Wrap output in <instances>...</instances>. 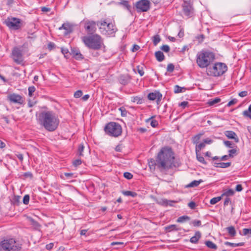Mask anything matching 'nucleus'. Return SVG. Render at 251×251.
I'll use <instances>...</instances> for the list:
<instances>
[{
	"instance_id": "nucleus-22",
	"label": "nucleus",
	"mask_w": 251,
	"mask_h": 251,
	"mask_svg": "<svg viewBox=\"0 0 251 251\" xmlns=\"http://www.w3.org/2000/svg\"><path fill=\"white\" fill-rule=\"evenodd\" d=\"M174 201H169L166 199H161L157 201V203L163 206H167V205H172V203H173Z\"/></svg>"
},
{
	"instance_id": "nucleus-37",
	"label": "nucleus",
	"mask_w": 251,
	"mask_h": 251,
	"mask_svg": "<svg viewBox=\"0 0 251 251\" xmlns=\"http://www.w3.org/2000/svg\"><path fill=\"white\" fill-rule=\"evenodd\" d=\"M222 198V197L221 196H220V197H214V198L211 199L210 201V204H215L217 203L218 202H219V201H220L221 200Z\"/></svg>"
},
{
	"instance_id": "nucleus-41",
	"label": "nucleus",
	"mask_w": 251,
	"mask_h": 251,
	"mask_svg": "<svg viewBox=\"0 0 251 251\" xmlns=\"http://www.w3.org/2000/svg\"><path fill=\"white\" fill-rule=\"evenodd\" d=\"M191 224H192L194 226H200L201 225V222L200 220H195L191 222Z\"/></svg>"
},
{
	"instance_id": "nucleus-44",
	"label": "nucleus",
	"mask_w": 251,
	"mask_h": 251,
	"mask_svg": "<svg viewBox=\"0 0 251 251\" xmlns=\"http://www.w3.org/2000/svg\"><path fill=\"white\" fill-rule=\"evenodd\" d=\"M121 111V114L122 117H125L127 114V111L124 107H121L119 109Z\"/></svg>"
},
{
	"instance_id": "nucleus-6",
	"label": "nucleus",
	"mask_w": 251,
	"mask_h": 251,
	"mask_svg": "<svg viewBox=\"0 0 251 251\" xmlns=\"http://www.w3.org/2000/svg\"><path fill=\"white\" fill-rule=\"evenodd\" d=\"M21 245L14 239H4L0 242V251H20Z\"/></svg>"
},
{
	"instance_id": "nucleus-15",
	"label": "nucleus",
	"mask_w": 251,
	"mask_h": 251,
	"mask_svg": "<svg viewBox=\"0 0 251 251\" xmlns=\"http://www.w3.org/2000/svg\"><path fill=\"white\" fill-rule=\"evenodd\" d=\"M162 97V95L158 91H155L154 92L150 93L148 95V98L151 100H156L157 104H159L161 101Z\"/></svg>"
},
{
	"instance_id": "nucleus-59",
	"label": "nucleus",
	"mask_w": 251,
	"mask_h": 251,
	"mask_svg": "<svg viewBox=\"0 0 251 251\" xmlns=\"http://www.w3.org/2000/svg\"><path fill=\"white\" fill-rule=\"evenodd\" d=\"M237 100H236V99H233V100H231L229 101L228 102V103H227V106H231V105H233V104H235V103L237 102Z\"/></svg>"
},
{
	"instance_id": "nucleus-20",
	"label": "nucleus",
	"mask_w": 251,
	"mask_h": 251,
	"mask_svg": "<svg viewBox=\"0 0 251 251\" xmlns=\"http://www.w3.org/2000/svg\"><path fill=\"white\" fill-rule=\"evenodd\" d=\"M28 220L30 222V225L34 227L35 229L38 230H40L41 225L38 222H37L31 217L28 218Z\"/></svg>"
},
{
	"instance_id": "nucleus-3",
	"label": "nucleus",
	"mask_w": 251,
	"mask_h": 251,
	"mask_svg": "<svg viewBox=\"0 0 251 251\" xmlns=\"http://www.w3.org/2000/svg\"><path fill=\"white\" fill-rule=\"evenodd\" d=\"M81 39L84 45L91 49L99 50L103 46V40L98 34L84 36Z\"/></svg>"
},
{
	"instance_id": "nucleus-63",
	"label": "nucleus",
	"mask_w": 251,
	"mask_h": 251,
	"mask_svg": "<svg viewBox=\"0 0 251 251\" xmlns=\"http://www.w3.org/2000/svg\"><path fill=\"white\" fill-rule=\"evenodd\" d=\"M81 161L80 159H76L73 162V165L75 166H77L81 164Z\"/></svg>"
},
{
	"instance_id": "nucleus-19",
	"label": "nucleus",
	"mask_w": 251,
	"mask_h": 251,
	"mask_svg": "<svg viewBox=\"0 0 251 251\" xmlns=\"http://www.w3.org/2000/svg\"><path fill=\"white\" fill-rule=\"evenodd\" d=\"M201 237V233L200 231H196L195 235L190 239V242L193 244H196L198 242Z\"/></svg>"
},
{
	"instance_id": "nucleus-40",
	"label": "nucleus",
	"mask_w": 251,
	"mask_h": 251,
	"mask_svg": "<svg viewBox=\"0 0 251 251\" xmlns=\"http://www.w3.org/2000/svg\"><path fill=\"white\" fill-rule=\"evenodd\" d=\"M84 149V146L82 144H80L79 146V147L78 148V154H79V156L83 155V151Z\"/></svg>"
},
{
	"instance_id": "nucleus-62",
	"label": "nucleus",
	"mask_w": 251,
	"mask_h": 251,
	"mask_svg": "<svg viewBox=\"0 0 251 251\" xmlns=\"http://www.w3.org/2000/svg\"><path fill=\"white\" fill-rule=\"evenodd\" d=\"M124 176L127 179H130L133 177L132 174H124Z\"/></svg>"
},
{
	"instance_id": "nucleus-46",
	"label": "nucleus",
	"mask_w": 251,
	"mask_h": 251,
	"mask_svg": "<svg viewBox=\"0 0 251 251\" xmlns=\"http://www.w3.org/2000/svg\"><path fill=\"white\" fill-rule=\"evenodd\" d=\"M82 94L81 90H77L74 93V96L75 98H79L82 96Z\"/></svg>"
},
{
	"instance_id": "nucleus-54",
	"label": "nucleus",
	"mask_w": 251,
	"mask_h": 251,
	"mask_svg": "<svg viewBox=\"0 0 251 251\" xmlns=\"http://www.w3.org/2000/svg\"><path fill=\"white\" fill-rule=\"evenodd\" d=\"M224 144L225 145V146H226L227 147L229 148H232L233 147V144H232L231 142L229 141H225Z\"/></svg>"
},
{
	"instance_id": "nucleus-16",
	"label": "nucleus",
	"mask_w": 251,
	"mask_h": 251,
	"mask_svg": "<svg viewBox=\"0 0 251 251\" xmlns=\"http://www.w3.org/2000/svg\"><path fill=\"white\" fill-rule=\"evenodd\" d=\"M59 30H64V34L67 35L73 32V25L69 23H65L59 27Z\"/></svg>"
},
{
	"instance_id": "nucleus-29",
	"label": "nucleus",
	"mask_w": 251,
	"mask_h": 251,
	"mask_svg": "<svg viewBox=\"0 0 251 251\" xmlns=\"http://www.w3.org/2000/svg\"><path fill=\"white\" fill-rule=\"evenodd\" d=\"M190 220V217L187 215L180 216L177 218L176 222L180 223L186 222Z\"/></svg>"
},
{
	"instance_id": "nucleus-53",
	"label": "nucleus",
	"mask_w": 251,
	"mask_h": 251,
	"mask_svg": "<svg viewBox=\"0 0 251 251\" xmlns=\"http://www.w3.org/2000/svg\"><path fill=\"white\" fill-rule=\"evenodd\" d=\"M161 49L165 52H169L170 50L169 46L166 45L162 46Z\"/></svg>"
},
{
	"instance_id": "nucleus-25",
	"label": "nucleus",
	"mask_w": 251,
	"mask_h": 251,
	"mask_svg": "<svg viewBox=\"0 0 251 251\" xmlns=\"http://www.w3.org/2000/svg\"><path fill=\"white\" fill-rule=\"evenodd\" d=\"M228 234L231 237H234L236 235V230L233 226H230L226 228Z\"/></svg>"
},
{
	"instance_id": "nucleus-4",
	"label": "nucleus",
	"mask_w": 251,
	"mask_h": 251,
	"mask_svg": "<svg viewBox=\"0 0 251 251\" xmlns=\"http://www.w3.org/2000/svg\"><path fill=\"white\" fill-rule=\"evenodd\" d=\"M215 59V54L211 51L202 50L197 55V63L201 68L207 67Z\"/></svg>"
},
{
	"instance_id": "nucleus-61",
	"label": "nucleus",
	"mask_w": 251,
	"mask_h": 251,
	"mask_svg": "<svg viewBox=\"0 0 251 251\" xmlns=\"http://www.w3.org/2000/svg\"><path fill=\"white\" fill-rule=\"evenodd\" d=\"M203 142L205 144H210L213 142V140L210 138H206L203 140Z\"/></svg>"
},
{
	"instance_id": "nucleus-50",
	"label": "nucleus",
	"mask_w": 251,
	"mask_h": 251,
	"mask_svg": "<svg viewBox=\"0 0 251 251\" xmlns=\"http://www.w3.org/2000/svg\"><path fill=\"white\" fill-rule=\"evenodd\" d=\"M174 65L172 64H169L167 66V70L169 72H172L174 70Z\"/></svg>"
},
{
	"instance_id": "nucleus-38",
	"label": "nucleus",
	"mask_w": 251,
	"mask_h": 251,
	"mask_svg": "<svg viewBox=\"0 0 251 251\" xmlns=\"http://www.w3.org/2000/svg\"><path fill=\"white\" fill-rule=\"evenodd\" d=\"M160 41V38L158 35L153 36V43L154 46H156Z\"/></svg>"
},
{
	"instance_id": "nucleus-43",
	"label": "nucleus",
	"mask_w": 251,
	"mask_h": 251,
	"mask_svg": "<svg viewBox=\"0 0 251 251\" xmlns=\"http://www.w3.org/2000/svg\"><path fill=\"white\" fill-rule=\"evenodd\" d=\"M201 134H198L196 136H195L193 138V143L194 144H196L197 145L199 143V141L200 139V138H201Z\"/></svg>"
},
{
	"instance_id": "nucleus-21",
	"label": "nucleus",
	"mask_w": 251,
	"mask_h": 251,
	"mask_svg": "<svg viewBox=\"0 0 251 251\" xmlns=\"http://www.w3.org/2000/svg\"><path fill=\"white\" fill-rule=\"evenodd\" d=\"M202 182H203V180L201 179L199 180H194L189 184L186 185L185 187L186 188L196 187L199 186L200 184Z\"/></svg>"
},
{
	"instance_id": "nucleus-10",
	"label": "nucleus",
	"mask_w": 251,
	"mask_h": 251,
	"mask_svg": "<svg viewBox=\"0 0 251 251\" xmlns=\"http://www.w3.org/2000/svg\"><path fill=\"white\" fill-rule=\"evenodd\" d=\"M182 11L188 18L192 17L194 15V8L193 3L190 1L184 0L182 4Z\"/></svg>"
},
{
	"instance_id": "nucleus-1",
	"label": "nucleus",
	"mask_w": 251,
	"mask_h": 251,
	"mask_svg": "<svg viewBox=\"0 0 251 251\" xmlns=\"http://www.w3.org/2000/svg\"><path fill=\"white\" fill-rule=\"evenodd\" d=\"M151 171L157 168L160 171L177 167L179 163L175 161V154L171 148H162L157 154L156 160L151 159L148 162Z\"/></svg>"
},
{
	"instance_id": "nucleus-23",
	"label": "nucleus",
	"mask_w": 251,
	"mask_h": 251,
	"mask_svg": "<svg viewBox=\"0 0 251 251\" xmlns=\"http://www.w3.org/2000/svg\"><path fill=\"white\" fill-rule=\"evenodd\" d=\"M225 134L228 138L235 139L236 142H238V139L236 138L237 135L234 132L232 131H226Z\"/></svg>"
},
{
	"instance_id": "nucleus-5",
	"label": "nucleus",
	"mask_w": 251,
	"mask_h": 251,
	"mask_svg": "<svg viewBox=\"0 0 251 251\" xmlns=\"http://www.w3.org/2000/svg\"><path fill=\"white\" fill-rule=\"evenodd\" d=\"M97 26L100 33L107 36H113L117 30L115 25L112 23L108 22L106 20L98 21Z\"/></svg>"
},
{
	"instance_id": "nucleus-45",
	"label": "nucleus",
	"mask_w": 251,
	"mask_h": 251,
	"mask_svg": "<svg viewBox=\"0 0 251 251\" xmlns=\"http://www.w3.org/2000/svg\"><path fill=\"white\" fill-rule=\"evenodd\" d=\"M35 87L33 86H30L28 87V95L29 97L32 96V94L35 91Z\"/></svg>"
},
{
	"instance_id": "nucleus-55",
	"label": "nucleus",
	"mask_w": 251,
	"mask_h": 251,
	"mask_svg": "<svg viewBox=\"0 0 251 251\" xmlns=\"http://www.w3.org/2000/svg\"><path fill=\"white\" fill-rule=\"evenodd\" d=\"M123 147V146L122 144H119L116 147L115 150L116 151L121 152L122 151Z\"/></svg>"
},
{
	"instance_id": "nucleus-34",
	"label": "nucleus",
	"mask_w": 251,
	"mask_h": 251,
	"mask_svg": "<svg viewBox=\"0 0 251 251\" xmlns=\"http://www.w3.org/2000/svg\"><path fill=\"white\" fill-rule=\"evenodd\" d=\"M225 244L226 245L232 247H240V246H243L244 245V243L241 242V243H230L229 242L227 241L225 243Z\"/></svg>"
},
{
	"instance_id": "nucleus-11",
	"label": "nucleus",
	"mask_w": 251,
	"mask_h": 251,
	"mask_svg": "<svg viewBox=\"0 0 251 251\" xmlns=\"http://www.w3.org/2000/svg\"><path fill=\"white\" fill-rule=\"evenodd\" d=\"M82 23L86 32L90 35L93 34L97 30V23L88 19L84 20Z\"/></svg>"
},
{
	"instance_id": "nucleus-35",
	"label": "nucleus",
	"mask_w": 251,
	"mask_h": 251,
	"mask_svg": "<svg viewBox=\"0 0 251 251\" xmlns=\"http://www.w3.org/2000/svg\"><path fill=\"white\" fill-rule=\"evenodd\" d=\"M205 146V144L203 142L196 146V152H199L202 149L204 148Z\"/></svg>"
},
{
	"instance_id": "nucleus-33",
	"label": "nucleus",
	"mask_w": 251,
	"mask_h": 251,
	"mask_svg": "<svg viewBox=\"0 0 251 251\" xmlns=\"http://www.w3.org/2000/svg\"><path fill=\"white\" fill-rule=\"evenodd\" d=\"M205 244L206 246L210 249L214 250H216L217 249V245L211 241H206Z\"/></svg>"
},
{
	"instance_id": "nucleus-30",
	"label": "nucleus",
	"mask_w": 251,
	"mask_h": 251,
	"mask_svg": "<svg viewBox=\"0 0 251 251\" xmlns=\"http://www.w3.org/2000/svg\"><path fill=\"white\" fill-rule=\"evenodd\" d=\"M129 79V77L128 76L122 75L120 77V83L123 85H126L128 83Z\"/></svg>"
},
{
	"instance_id": "nucleus-13",
	"label": "nucleus",
	"mask_w": 251,
	"mask_h": 251,
	"mask_svg": "<svg viewBox=\"0 0 251 251\" xmlns=\"http://www.w3.org/2000/svg\"><path fill=\"white\" fill-rule=\"evenodd\" d=\"M136 7L139 12L147 11L150 7V2L148 0H141L136 2Z\"/></svg>"
},
{
	"instance_id": "nucleus-12",
	"label": "nucleus",
	"mask_w": 251,
	"mask_h": 251,
	"mask_svg": "<svg viewBox=\"0 0 251 251\" xmlns=\"http://www.w3.org/2000/svg\"><path fill=\"white\" fill-rule=\"evenodd\" d=\"M11 56L15 62L18 64H22L24 60L22 48L21 47H15L12 51Z\"/></svg>"
},
{
	"instance_id": "nucleus-52",
	"label": "nucleus",
	"mask_w": 251,
	"mask_h": 251,
	"mask_svg": "<svg viewBox=\"0 0 251 251\" xmlns=\"http://www.w3.org/2000/svg\"><path fill=\"white\" fill-rule=\"evenodd\" d=\"M142 99L138 97H135L133 98V102H136L137 104H141L142 103Z\"/></svg>"
},
{
	"instance_id": "nucleus-28",
	"label": "nucleus",
	"mask_w": 251,
	"mask_h": 251,
	"mask_svg": "<svg viewBox=\"0 0 251 251\" xmlns=\"http://www.w3.org/2000/svg\"><path fill=\"white\" fill-rule=\"evenodd\" d=\"M231 165L230 162H226V163H224V162H218V163H215V166L216 167L218 168H226L229 167Z\"/></svg>"
},
{
	"instance_id": "nucleus-51",
	"label": "nucleus",
	"mask_w": 251,
	"mask_h": 251,
	"mask_svg": "<svg viewBox=\"0 0 251 251\" xmlns=\"http://www.w3.org/2000/svg\"><path fill=\"white\" fill-rule=\"evenodd\" d=\"M29 201V196L28 195H25L23 198V203L25 204H28Z\"/></svg>"
},
{
	"instance_id": "nucleus-56",
	"label": "nucleus",
	"mask_w": 251,
	"mask_h": 251,
	"mask_svg": "<svg viewBox=\"0 0 251 251\" xmlns=\"http://www.w3.org/2000/svg\"><path fill=\"white\" fill-rule=\"evenodd\" d=\"M188 105V102L185 101H182L179 104V106H181L183 109L187 107Z\"/></svg>"
},
{
	"instance_id": "nucleus-57",
	"label": "nucleus",
	"mask_w": 251,
	"mask_h": 251,
	"mask_svg": "<svg viewBox=\"0 0 251 251\" xmlns=\"http://www.w3.org/2000/svg\"><path fill=\"white\" fill-rule=\"evenodd\" d=\"M188 206L192 209H194L196 207V204L194 201H191L188 203Z\"/></svg>"
},
{
	"instance_id": "nucleus-32",
	"label": "nucleus",
	"mask_w": 251,
	"mask_h": 251,
	"mask_svg": "<svg viewBox=\"0 0 251 251\" xmlns=\"http://www.w3.org/2000/svg\"><path fill=\"white\" fill-rule=\"evenodd\" d=\"M122 194L126 196H131L133 198L136 197L137 195L136 193L130 191H124L122 192Z\"/></svg>"
},
{
	"instance_id": "nucleus-42",
	"label": "nucleus",
	"mask_w": 251,
	"mask_h": 251,
	"mask_svg": "<svg viewBox=\"0 0 251 251\" xmlns=\"http://www.w3.org/2000/svg\"><path fill=\"white\" fill-rule=\"evenodd\" d=\"M185 89L183 87H179L178 85H176L174 88V92L175 93H178L182 92V90Z\"/></svg>"
},
{
	"instance_id": "nucleus-60",
	"label": "nucleus",
	"mask_w": 251,
	"mask_h": 251,
	"mask_svg": "<svg viewBox=\"0 0 251 251\" xmlns=\"http://www.w3.org/2000/svg\"><path fill=\"white\" fill-rule=\"evenodd\" d=\"M238 95L241 97H245L248 95V92L247 91H242Z\"/></svg>"
},
{
	"instance_id": "nucleus-36",
	"label": "nucleus",
	"mask_w": 251,
	"mask_h": 251,
	"mask_svg": "<svg viewBox=\"0 0 251 251\" xmlns=\"http://www.w3.org/2000/svg\"><path fill=\"white\" fill-rule=\"evenodd\" d=\"M146 121L147 122L151 121V125L153 127H155L158 124V122L156 120L153 119L152 117L148 119Z\"/></svg>"
},
{
	"instance_id": "nucleus-27",
	"label": "nucleus",
	"mask_w": 251,
	"mask_h": 251,
	"mask_svg": "<svg viewBox=\"0 0 251 251\" xmlns=\"http://www.w3.org/2000/svg\"><path fill=\"white\" fill-rule=\"evenodd\" d=\"M234 191L231 189H226L224 190V192L221 195V197L226 196V198H228L229 196H233L234 194Z\"/></svg>"
},
{
	"instance_id": "nucleus-26",
	"label": "nucleus",
	"mask_w": 251,
	"mask_h": 251,
	"mask_svg": "<svg viewBox=\"0 0 251 251\" xmlns=\"http://www.w3.org/2000/svg\"><path fill=\"white\" fill-rule=\"evenodd\" d=\"M155 56L156 60L159 62H161L164 60L165 56L163 53L161 51H157L155 52Z\"/></svg>"
},
{
	"instance_id": "nucleus-48",
	"label": "nucleus",
	"mask_w": 251,
	"mask_h": 251,
	"mask_svg": "<svg viewBox=\"0 0 251 251\" xmlns=\"http://www.w3.org/2000/svg\"><path fill=\"white\" fill-rule=\"evenodd\" d=\"M121 4H122L126 9L129 10L130 6L128 4V2L126 0H123L121 2Z\"/></svg>"
},
{
	"instance_id": "nucleus-17",
	"label": "nucleus",
	"mask_w": 251,
	"mask_h": 251,
	"mask_svg": "<svg viewBox=\"0 0 251 251\" xmlns=\"http://www.w3.org/2000/svg\"><path fill=\"white\" fill-rule=\"evenodd\" d=\"M71 54L76 60H81L83 58V55L77 49H73L71 50Z\"/></svg>"
},
{
	"instance_id": "nucleus-39",
	"label": "nucleus",
	"mask_w": 251,
	"mask_h": 251,
	"mask_svg": "<svg viewBox=\"0 0 251 251\" xmlns=\"http://www.w3.org/2000/svg\"><path fill=\"white\" fill-rule=\"evenodd\" d=\"M237 150L236 149H233L228 151L229 157H233L234 155L237 154Z\"/></svg>"
},
{
	"instance_id": "nucleus-18",
	"label": "nucleus",
	"mask_w": 251,
	"mask_h": 251,
	"mask_svg": "<svg viewBox=\"0 0 251 251\" xmlns=\"http://www.w3.org/2000/svg\"><path fill=\"white\" fill-rule=\"evenodd\" d=\"M74 174H61L60 177L61 179L66 180L67 182H71L74 180L73 179Z\"/></svg>"
},
{
	"instance_id": "nucleus-9",
	"label": "nucleus",
	"mask_w": 251,
	"mask_h": 251,
	"mask_svg": "<svg viewBox=\"0 0 251 251\" xmlns=\"http://www.w3.org/2000/svg\"><path fill=\"white\" fill-rule=\"evenodd\" d=\"M5 24L9 28L18 30L22 26V21L15 17H8L5 21Z\"/></svg>"
},
{
	"instance_id": "nucleus-49",
	"label": "nucleus",
	"mask_w": 251,
	"mask_h": 251,
	"mask_svg": "<svg viewBox=\"0 0 251 251\" xmlns=\"http://www.w3.org/2000/svg\"><path fill=\"white\" fill-rule=\"evenodd\" d=\"M136 70L141 76H143L144 75V71L142 67H140L139 66H137L136 68Z\"/></svg>"
},
{
	"instance_id": "nucleus-31",
	"label": "nucleus",
	"mask_w": 251,
	"mask_h": 251,
	"mask_svg": "<svg viewBox=\"0 0 251 251\" xmlns=\"http://www.w3.org/2000/svg\"><path fill=\"white\" fill-rule=\"evenodd\" d=\"M221 101V99L218 98H215L214 99H211L209 100L207 103L209 106H213L215 104Z\"/></svg>"
},
{
	"instance_id": "nucleus-58",
	"label": "nucleus",
	"mask_w": 251,
	"mask_h": 251,
	"mask_svg": "<svg viewBox=\"0 0 251 251\" xmlns=\"http://www.w3.org/2000/svg\"><path fill=\"white\" fill-rule=\"evenodd\" d=\"M231 203V200L229 198H226L225 201H224V206H227L228 205L229 203Z\"/></svg>"
},
{
	"instance_id": "nucleus-24",
	"label": "nucleus",
	"mask_w": 251,
	"mask_h": 251,
	"mask_svg": "<svg viewBox=\"0 0 251 251\" xmlns=\"http://www.w3.org/2000/svg\"><path fill=\"white\" fill-rule=\"evenodd\" d=\"M165 229L167 232H170L174 231H178L180 228L177 227L176 225H171L166 226Z\"/></svg>"
},
{
	"instance_id": "nucleus-7",
	"label": "nucleus",
	"mask_w": 251,
	"mask_h": 251,
	"mask_svg": "<svg viewBox=\"0 0 251 251\" xmlns=\"http://www.w3.org/2000/svg\"><path fill=\"white\" fill-rule=\"evenodd\" d=\"M227 70V67L226 64L221 62H217L214 64L212 67L207 68V74L213 76H219L223 75Z\"/></svg>"
},
{
	"instance_id": "nucleus-8",
	"label": "nucleus",
	"mask_w": 251,
	"mask_h": 251,
	"mask_svg": "<svg viewBox=\"0 0 251 251\" xmlns=\"http://www.w3.org/2000/svg\"><path fill=\"white\" fill-rule=\"evenodd\" d=\"M105 133L110 136L118 137L122 134V127L115 122H110L104 127Z\"/></svg>"
},
{
	"instance_id": "nucleus-64",
	"label": "nucleus",
	"mask_w": 251,
	"mask_h": 251,
	"mask_svg": "<svg viewBox=\"0 0 251 251\" xmlns=\"http://www.w3.org/2000/svg\"><path fill=\"white\" fill-rule=\"evenodd\" d=\"M235 190L237 192H241L243 190L242 186L241 184H238L235 187Z\"/></svg>"
},
{
	"instance_id": "nucleus-47",
	"label": "nucleus",
	"mask_w": 251,
	"mask_h": 251,
	"mask_svg": "<svg viewBox=\"0 0 251 251\" xmlns=\"http://www.w3.org/2000/svg\"><path fill=\"white\" fill-rule=\"evenodd\" d=\"M197 158L201 163H205V161L204 158L201 155L199 152H196Z\"/></svg>"
},
{
	"instance_id": "nucleus-14",
	"label": "nucleus",
	"mask_w": 251,
	"mask_h": 251,
	"mask_svg": "<svg viewBox=\"0 0 251 251\" xmlns=\"http://www.w3.org/2000/svg\"><path fill=\"white\" fill-rule=\"evenodd\" d=\"M7 100L11 103L23 104L24 102V98L20 95L13 93L7 96Z\"/></svg>"
},
{
	"instance_id": "nucleus-2",
	"label": "nucleus",
	"mask_w": 251,
	"mask_h": 251,
	"mask_svg": "<svg viewBox=\"0 0 251 251\" xmlns=\"http://www.w3.org/2000/svg\"><path fill=\"white\" fill-rule=\"evenodd\" d=\"M39 121L40 124L49 131L55 130L59 123L57 115L52 111H43L40 113Z\"/></svg>"
}]
</instances>
